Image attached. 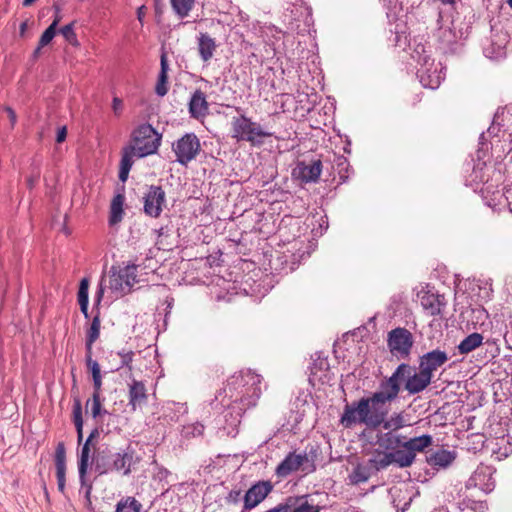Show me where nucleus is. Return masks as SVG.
I'll return each instance as SVG.
<instances>
[{
    "label": "nucleus",
    "instance_id": "9",
    "mask_svg": "<svg viewBox=\"0 0 512 512\" xmlns=\"http://www.w3.org/2000/svg\"><path fill=\"white\" fill-rule=\"evenodd\" d=\"M431 444L432 436L427 434L414 438L404 436L403 450H397L399 467L404 468L411 466L415 460L416 453L424 451Z\"/></svg>",
    "mask_w": 512,
    "mask_h": 512
},
{
    "label": "nucleus",
    "instance_id": "53",
    "mask_svg": "<svg viewBox=\"0 0 512 512\" xmlns=\"http://www.w3.org/2000/svg\"><path fill=\"white\" fill-rule=\"evenodd\" d=\"M227 502L232 504H237L241 499V491L240 490H231L227 495Z\"/></svg>",
    "mask_w": 512,
    "mask_h": 512
},
{
    "label": "nucleus",
    "instance_id": "11",
    "mask_svg": "<svg viewBox=\"0 0 512 512\" xmlns=\"http://www.w3.org/2000/svg\"><path fill=\"white\" fill-rule=\"evenodd\" d=\"M143 210L147 216L158 218L166 203V194L161 186L151 185L145 193Z\"/></svg>",
    "mask_w": 512,
    "mask_h": 512
},
{
    "label": "nucleus",
    "instance_id": "64",
    "mask_svg": "<svg viewBox=\"0 0 512 512\" xmlns=\"http://www.w3.org/2000/svg\"><path fill=\"white\" fill-rule=\"evenodd\" d=\"M507 3L509 4V6L512 8V0H507Z\"/></svg>",
    "mask_w": 512,
    "mask_h": 512
},
{
    "label": "nucleus",
    "instance_id": "21",
    "mask_svg": "<svg viewBox=\"0 0 512 512\" xmlns=\"http://www.w3.org/2000/svg\"><path fill=\"white\" fill-rule=\"evenodd\" d=\"M54 463L58 490L64 493L66 485V449L63 442H59L56 446Z\"/></svg>",
    "mask_w": 512,
    "mask_h": 512
},
{
    "label": "nucleus",
    "instance_id": "42",
    "mask_svg": "<svg viewBox=\"0 0 512 512\" xmlns=\"http://www.w3.org/2000/svg\"><path fill=\"white\" fill-rule=\"evenodd\" d=\"M137 268L138 266L135 264H128L125 267L120 268V271L128 285L129 292L131 291L132 287L138 282L136 274Z\"/></svg>",
    "mask_w": 512,
    "mask_h": 512
},
{
    "label": "nucleus",
    "instance_id": "12",
    "mask_svg": "<svg viewBox=\"0 0 512 512\" xmlns=\"http://www.w3.org/2000/svg\"><path fill=\"white\" fill-rule=\"evenodd\" d=\"M273 490V485L268 480L258 481L253 484L243 496V510L248 512L258 506Z\"/></svg>",
    "mask_w": 512,
    "mask_h": 512
},
{
    "label": "nucleus",
    "instance_id": "54",
    "mask_svg": "<svg viewBox=\"0 0 512 512\" xmlns=\"http://www.w3.org/2000/svg\"><path fill=\"white\" fill-rule=\"evenodd\" d=\"M475 500L471 499L468 495H465V497L457 502V507L460 511H464L466 509H469V505H472V502Z\"/></svg>",
    "mask_w": 512,
    "mask_h": 512
},
{
    "label": "nucleus",
    "instance_id": "43",
    "mask_svg": "<svg viewBox=\"0 0 512 512\" xmlns=\"http://www.w3.org/2000/svg\"><path fill=\"white\" fill-rule=\"evenodd\" d=\"M137 268L138 266L135 264H128L125 267L120 268V271L128 285L129 292L131 291L132 287L138 282L136 274Z\"/></svg>",
    "mask_w": 512,
    "mask_h": 512
},
{
    "label": "nucleus",
    "instance_id": "23",
    "mask_svg": "<svg viewBox=\"0 0 512 512\" xmlns=\"http://www.w3.org/2000/svg\"><path fill=\"white\" fill-rule=\"evenodd\" d=\"M423 309L431 316L441 315L447 302L444 295L426 293L421 297Z\"/></svg>",
    "mask_w": 512,
    "mask_h": 512
},
{
    "label": "nucleus",
    "instance_id": "36",
    "mask_svg": "<svg viewBox=\"0 0 512 512\" xmlns=\"http://www.w3.org/2000/svg\"><path fill=\"white\" fill-rule=\"evenodd\" d=\"M483 336L480 333H472L465 337L458 345L461 354H468L479 347L483 342Z\"/></svg>",
    "mask_w": 512,
    "mask_h": 512
},
{
    "label": "nucleus",
    "instance_id": "57",
    "mask_svg": "<svg viewBox=\"0 0 512 512\" xmlns=\"http://www.w3.org/2000/svg\"><path fill=\"white\" fill-rule=\"evenodd\" d=\"M112 109L116 115H120L123 109V102L120 98L114 97L112 100Z\"/></svg>",
    "mask_w": 512,
    "mask_h": 512
},
{
    "label": "nucleus",
    "instance_id": "49",
    "mask_svg": "<svg viewBox=\"0 0 512 512\" xmlns=\"http://www.w3.org/2000/svg\"><path fill=\"white\" fill-rule=\"evenodd\" d=\"M368 478L369 475L366 473L365 469L360 466L356 467L350 475L351 482L355 484L366 482Z\"/></svg>",
    "mask_w": 512,
    "mask_h": 512
},
{
    "label": "nucleus",
    "instance_id": "30",
    "mask_svg": "<svg viewBox=\"0 0 512 512\" xmlns=\"http://www.w3.org/2000/svg\"><path fill=\"white\" fill-rule=\"evenodd\" d=\"M124 202L125 196L122 193L116 194L110 204V212H109V224L111 226L118 224L122 221L124 216Z\"/></svg>",
    "mask_w": 512,
    "mask_h": 512
},
{
    "label": "nucleus",
    "instance_id": "41",
    "mask_svg": "<svg viewBox=\"0 0 512 512\" xmlns=\"http://www.w3.org/2000/svg\"><path fill=\"white\" fill-rule=\"evenodd\" d=\"M116 356L120 358V363L115 367H111V371H118L121 368L127 367L129 371H132L131 363L133 361L134 352L131 350H121L116 353Z\"/></svg>",
    "mask_w": 512,
    "mask_h": 512
},
{
    "label": "nucleus",
    "instance_id": "60",
    "mask_svg": "<svg viewBox=\"0 0 512 512\" xmlns=\"http://www.w3.org/2000/svg\"><path fill=\"white\" fill-rule=\"evenodd\" d=\"M493 196H494L493 201H495L497 199V196L501 197L500 191L497 190V191L493 192Z\"/></svg>",
    "mask_w": 512,
    "mask_h": 512
},
{
    "label": "nucleus",
    "instance_id": "10",
    "mask_svg": "<svg viewBox=\"0 0 512 512\" xmlns=\"http://www.w3.org/2000/svg\"><path fill=\"white\" fill-rule=\"evenodd\" d=\"M495 472L496 470L492 466L480 464L470 476L465 490L467 491L471 487H477L486 494L492 492L495 488Z\"/></svg>",
    "mask_w": 512,
    "mask_h": 512
},
{
    "label": "nucleus",
    "instance_id": "56",
    "mask_svg": "<svg viewBox=\"0 0 512 512\" xmlns=\"http://www.w3.org/2000/svg\"><path fill=\"white\" fill-rule=\"evenodd\" d=\"M93 394L92 395H98L101 396V389H102V376L99 377H93Z\"/></svg>",
    "mask_w": 512,
    "mask_h": 512
},
{
    "label": "nucleus",
    "instance_id": "8",
    "mask_svg": "<svg viewBox=\"0 0 512 512\" xmlns=\"http://www.w3.org/2000/svg\"><path fill=\"white\" fill-rule=\"evenodd\" d=\"M387 344L397 359H407L413 346V335L406 328L398 327L388 333Z\"/></svg>",
    "mask_w": 512,
    "mask_h": 512
},
{
    "label": "nucleus",
    "instance_id": "1",
    "mask_svg": "<svg viewBox=\"0 0 512 512\" xmlns=\"http://www.w3.org/2000/svg\"><path fill=\"white\" fill-rule=\"evenodd\" d=\"M261 375L251 369L241 370L232 375L225 386L211 401V408L220 411L223 408L226 424L235 429L241 422L246 410L253 408L261 396Z\"/></svg>",
    "mask_w": 512,
    "mask_h": 512
},
{
    "label": "nucleus",
    "instance_id": "46",
    "mask_svg": "<svg viewBox=\"0 0 512 512\" xmlns=\"http://www.w3.org/2000/svg\"><path fill=\"white\" fill-rule=\"evenodd\" d=\"M204 432V425L200 422H195L183 426L182 434L184 437H196L201 436Z\"/></svg>",
    "mask_w": 512,
    "mask_h": 512
},
{
    "label": "nucleus",
    "instance_id": "17",
    "mask_svg": "<svg viewBox=\"0 0 512 512\" xmlns=\"http://www.w3.org/2000/svg\"><path fill=\"white\" fill-rule=\"evenodd\" d=\"M448 359V354L445 351L435 349L420 356L418 369L424 370L433 377V372L444 365Z\"/></svg>",
    "mask_w": 512,
    "mask_h": 512
},
{
    "label": "nucleus",
    "instance_id": "29",
    "mask_svg": "<svg viewBox=\"0 0 512 512\" xmlns=\"http://www.w3.org/2000/svg\"><path fill=\"white\" fill-rule=\"evenodd\" d=\"M168 70L167 56L166 53L163 52L160 58V73L155 86V93L160 97L165 96L168 92Z\"/></svg>",
    "mask_w": 512,
    "mask_h": 512
},
{
    "label": "nucleus",
    "instance_id": "32",
    "mask_svg": "<svg viewBox=\"0 0 512 512\" xmlns=\"http://www.w3.org/2000/svg\"><path fill=\"white\" fill-rule=\"evenodd\" d=\"M101 320L100 311L97 310L96 314L92 318L89 329L86 332L85 349L87 352L93 350V344L98 340L100 336Z\"/></svg>",
    "mask_w": 512,
    "mask_h": 512
},
{
    "label": "nucleus",
    "instance_id": "38",
    "mask_svg": "<svg viewBox=\"0 0 512 512\" xmlns=\"http://www.w3.org/2000/svg\"><path fill=\"white\" fill-rule=\"evenodd\" d=\"M411 56L417 62L419 67L434 61V59L431 58L430 50H428L422 43H418L414 46Z\"/></svg>",
    "mask_w": 512,
    "mask_h": 512
},
{
    "label": "nucleus",
    "instance_id": "2",
    "mask_svg": "<svg viewBox=\"0 0 512 512\" xmlns=\"http://www.w3.org/2000/svg\"><path fill=\"white\" fill-rule=\"evenodd\" d=\"M413 368L406 363H401L395 369L390 377H385L379 383V390L372 393L369 397H362L357 401L346 404L341 417H355V415L369 412L374 414L373 418L382 419V409L387 408V403H391L398 398L401 391V381L405 376L412 372Z\"/></svg>",
    "mask_w": 512,
    "mask_h": 512
},
{
    "label": "nucleus",
    "instance_id": "22",
    "mask_svg": "<svg viewBox=\"0 0 512 512\" xmlns=\"http://www.w3.org/2000/svg\"><path fill=\"white\" fill-rule=\"evenodd\" d=\"M129 406L132 411H136L138 407H141L146 403L148 395L147 389L143 381L132 379L128 389Z\"/></svg>",
    "mask_w": 512,
    "mask_h": 512
},
{
    "label": "nucleus",
    "instance_id": "50",
    "mask_svg": "<svg viewBox=\"0 0 512 512\" xmlns=\"http://www.w3.org/2000/svg\"><path fill=\"white\" fill-rule=\"evenodd\" d=\"M104 290H105V288H104L103 279H102L101 282L98 285L97 291H96L95 296H94V309L96 311L99 310V306H100L101 301L103 299Z\"/></svg>",
    "mask_w": 512,
    "mask_h": 512
},
{
    "label": "nucleus",
    "instance_id": "39",
    "mask_svg": "<svg viewBox=\"0 0 512 512\" xmlns=\"http://www.w3.org/2000/svg\"><path fill=\"white\" fill-rule=\"evenodd\" d=\"M172 9L180 17L188 16L192 10L195 0H170Z\"/></svg>",
    "mask_w": 512,
    "mask_h": 512
},
{
    "label": "nucleus",
    "instance_id": "27",
    "mask_svg": "<svg viewBox=\"0 0 512 512\" xmlns=\"http://www.w3.org/2000/svg\"><path fill=\"white\" fill-rule=\"evenodd\" d=\"M466 172H471L466 176L465 182L467 186H478L480 183L485 181L484 169L486 164L484 162L474 163L473 160L466 164Z\"/></svg>",
    "mask_w": 512,
    "mask_h": 512
},
{
    "label": "nucleus",
    "instance_id": "15",
    "mask_svg": "<svg viewBox=\"0 0 512 512\" xmlns=\"http://www.w3.org/2000/svg\"><path fill=\"white\" fill-rule=\"evenodd\" d=\"M417 77L423 87L437 89L444 79L443 67L441 63L429 62L417 68Z\"/></svg>",
    "mask_w": 512,
    "mask_h": 512
},
{
    "label": "nucleus",
    "instance_id": "26",
    "mask_svg": "<svg viewBox=\"0 0 512 512\" xmlns=\"http://www.w3.org/2000/svg\"><path fill=\"white\" fill-rule=\"evenodd\" d=\"M109 289L116 298L124 296L127 293H129L128 285L120 269L116 270L114 267L111 268L109 276Z\"/></svg>",
    "mask_w": 512,
    "mask_h": 512
},
{
    "label": "nucleus",
    "instance_id": "51",
    "mask_svg": "<svg viewBox=\"0 0 512 512\" xmlns=\"http://www.w3.org/2000/svg\"><path fill=\"white\" fill-rule=\"evenodd\" d=\"M0 110H3L7 113L11 128H14L17 123V115L13 108L10 106H0Z\"/></svg>",
    "mask_w": 512,
    "mask_h": 512
},
{
    "label": "nucleus",
    "instance_id": "3",
    "mask_svg": "<svg viewBox=\"0 0 512 512\" xmlns=\"http://www.w3.org/2000/svg\"><path fill=\"white\" fill-rule=\"evenodd\" d=\"M139 459L135 449L131 445L113 451L108 446L98 448L92 457L90 465H93L98 475L118 473L129 476Z\"/></svg>",
    "mask_w": 512,
    "mask_h": 512
},
{
    "label": "nucleus",
    "instance_id": "13",
    "mask_svg": "<svg viewBox=\"0 0 512 512\" xmlns=\"http://www.w3.org/2000/svg\"><path fill=\"white\" fill-rule=\"evenodd\" d=\"M98 430L94 429L88 438L86 439L85 443L83 444L79 459H78V473H79V481L82 488L86 489V495L89 496L92 490V483L88 481L87 479V472L88 468L90 466V443L92 442V439L98 436Z\"/></svg>",
    "mask_w": 512,
    "mask_h": 512
},
{
    "label": "nucleus",
    "instance_id": "40",
    "mask_svg": "<svg viewBox=\"0 0 512 512\" xmlns=\"http://www.w3.org/2000/svg\"><path fill=\"white\" fill-rule=\"evenodd\" d=\"M141 503L134 497L121 499L116 506V512H140Z\"/></svg>",
    "mask_w": 512,
    "mask_h": 512
},
{
    "label": "nucleus",
    "instance_id": "25",
    "mask_svg": "<svg viewBox=\"0 0 512 512\" xmlns=\"http://www.w3.org/2000/svg\"><path fill=\"white\" fill-rule=\"evenodd\" d=\"M403 439L404 435L397 434L393 431H379L376 434V443L389 452L400 450L399 448L403 446Z\"/></svg>",
    "mask_w": 512,
    "mask_h": 512
},
{
    "label": "nucleus",
    "instance_id": "5",
    "mask_svg": "<svg viewBox=\"0 0 512 512\" xmlns=\"http://www.w3.org/2000/svg\"><path fill=\"white\" fill-rule=\"evenodd\" d=\"M272 136V133L265 131L261 125L252 121L245 115L233 117L231 121V137L236 141H246L253 146H259L263 139Z\"/></svg>",
    "mask_w": 512,
    "mask_h": 512
},
{
    "label": "nucleus",
    "instance_id": "18",
    "mask_svg": "<svg viewBox=\"0 0 512 512\" xmlns=\"http://www.w3.org/2000/svg\"><path fill=\"white\" fill-rule=\"evenodd\" d=\"M306 453L296 454L290 452L277 466L276 474L280 477H286L292 472L297 471L305 462H308Z\"/></svg>",
    "mask_w": 512,
    "mask_h": 512
},
{
    "label": "nucleus",
    "instance_id": "55",
    "mask_svg": "<svg viewBox=\"0 0 512 512\" xmlns=\"http://www.w3.org/2000/svg\"><path fill=\"white\" fill-rule=\"evenodd\" d=\"M506 347L512 350V323L509 327H507L504 335H503Z\"/></svg>",
    "mask_w": 512,
    "mask_h": 512
},
{
    "label": "nucleus",
    "instance_id": "24",
    "mask_svg": "<svg viewBox=\"0 0 512 512\" xmlns=\"http://www.w3.org/2000/svg\"><path fill=\"white\" fill-rule=\"evenodd\" d=\"M369 464L372 468H374L376 471L383 470L387 468L392 463H395L399 466V460H398V452L397 450L394 452H387L381 451L379 449H376L369 459Z\"/></svg>",
    "mask_w": 512,
    "mask_h": 512
},
{
    "label": "nucleus",
    "instance_id": "58",
    "mask_svg": "<svg viewBox=\"0 0 512 512\" xmlns=\"http://www.w3.org/2000/svg\"><path fill=\"white\" fill-rule=\"evenodd\" d=\"M66 136H67V130H66V127L63 126V127L59 128L57 131L56 141L58 143H62L65 141Z\"/></svg>",
    "mask_w": 512,
    "mask_h": 512
},
{
    "label": "nucleus",
    "instance_id": "48",
    "mask_svg": "<svg viewBox=\"0 0 512 512\" xmlns=\"http://www.w3.org/2000/svg\"><path fill=\"white\" fill-rule=\"evenodd\" d=\"M62 36L72 45H78L76 33L74 31L73 23H69L60 29Z\"/></svg>",
    "mask_w": 512,
    "mask_h": 512
},
{
    "label": "nucleus",
    "instance_id": "6",
    "mask_svg": "<svg viewBox=\"0 0 512 512\" xmlns=\"http://www.w3.org/2000/svg\"><path fill=\"white\" fill-rule=\"evenodd\" d=\"M132 141L137 157L143 158L157 152L161 135L150 124H142L133 131Z\"/></svg>",
    "mask_w": 512,
    "mask_h": 512
},
{
    "label": "nucleus",
    "instance_id": "19",
    "mask_svg": "<svg viewBox=\"0 0 512 512\" xmlns=\"http://www.w3.org/2000/svg\"><path fill=\"white\" fill-rule=\"evenodd\" d=\"M404 379L405 389L411 395L424 391L432 381V377L422 369H418V372L414 374L406 375Z\"/></svg>",
    "mask_w": 512,
    "mask_h": 512
},
{
    "label": "nucleus",
    "instance_id": "37",
    "mask_svg": "<svg viewBox=\"0 0 512 512\" xmlns=\"http://www.w3.org/2000/svg\"><path fill=\"white\" fill-rule=\"evenodd\" d=\"M73 422L77 432V440L80 443L83 439V417L82 404L79 398L74 399L72 410Z\"/></svg>",
    "mask_w": 512,
    "mask_h": 512
},
{
    "label": "nucleus",
    "instance_id": "62",
    "mask_svg": "<svg viewBox=\"0 0 512 512\" xmlns=\"http://www.w3.org/2000/svg\"><path fill=\"white\" fill-rule=\"evenodd\" d=\"M432 512H448V511L444 508H437V509H434Z\"/></svg>",
    "mask_w": 512,
    "mask_h": 512
},
{
    "label": "nucleus",
    "instance_id": "7",
    "mask_svg": "<svg viewBox=\"0 0 512 512\" xmlns=\"http://www.w3.org/2000/svg\"><path fill=\"white\" fill-rule=\"evenodd\" d=\"M172 151L176 161L187 166L201 151L199 138L194 133H186L172 144Z\"/></svg>",
    "mask_w": 512,
    "mask_h": 512
},
{
    "label": "nucleus",
    "instance_id": "4",
    "mask_svg": "<svg viewBox=\"0 0 512 512\" xmlns=\"http://www.w3.org/2000/svg\"><path fill=\"white\" fill-rule=\"evenodd\" d=\"M383 415L381 418H373L374 414L371 412L365 416V414H359L351 417H340V423L345 428H352L356 425H364L366 429L362 432V435L365 436L367 430H376L379 427H382L385 431H393L397 432L399 429L405 427L407 425L405 416L402 412L393 413L390 417L388 415V407L382 409Z\"/></svg>",
    "mask_w": 512,
    "mask_h": 512
},
{
    "label": "nucleus",
    "instance_id": "20",
    "mask_svg": "<svg viewBox=\"0 0 512 512\" xmlns=\"http://www.w3.org/2000/svg\"><path fill=\"white\" fill-rule=\"evenodd\" d=\"M188 111L191 118L200 119L204 118L209 113V104L206 99L205 93L196 89L189 100Z\"/></svg>",
    "mask_w": 512,
    "mask_h": 512
},
{
    "label": "nucleus",
    "instance_id": "28",
    "mask_svg": "<svg viewBox=\"0 0 512 512\" xmlns=\"http://www.w3.org/2000/svg\"><path fill=\"white\" fill-rule=\"evenodd\" d=\"M215 40L207 33H200L198 37V52L204 62H208L214 55L216 50Z\"/></svg>",
    "mask_w": 512,
    "mask_h": 512
},
{
    "label": "nucleus",
    "instance_id": "35",
    "mask_svg": "<svg viewBox=\"0 0 512 512\" xmlns=\"http://www.w3.org/2000/svg\"><path fill=\"white\" fill-rule=\"evenodd\" d=\"M78 303L80 310L84 317L88 319L90 317L88 312L89 304V279L84 277L80 281L79 290L77 294Z\"/></svg>",
    "mask_w": 512,
    "mask_h": 512
},
{
    "label": "nucleus",
    "instance_id": "44",
    "mask_svg": "<svg viewBox=\"0 0 512 512\" xmlns=\"http://www.w3.org/2000/svg\"><path fill=\"white\" fill-rule=\"evenodd\" d=\"M58 22L59 20L58 19H55L51 24L50 26L43 32V34L41 35L40 39H39V44H38V47L36 49V53L44 46L48 45L52 39L54 38L55 34H56V27L58 25Z\"/></svg>",
    "mask_w": 512,
    "mask_h": 512
},
{
    "label": "nucleus",
    "instance_id": "34",
    "mask_svg": "<svg viewBox=\"0 0 512 512\" xmlns=\"http://www.w3.org/2000/svg\"><path fill=\"white\" fill-rule=\"evenodd\" d=\"M454 459L455 455L453 452L445 449H439L431 453L428 456L427 461L432 466L447 467Z\"/></svg>",
    "mask_w": 512,
    "mask_h": 512
},
{
    "label": "nucleus",
    "instance_id": "47",
    "mask_svg": "<svg viewBox=\"0 0 512 512\" xmlns=\"http://www.w3.org/2000/svg\"><path fill=\"white\" fill-rule=\"evenodd\" d=\"M92 354H93L92 350H90V352L86 351V355H85L86 366L90 370V372L92 374V378L102 376L100 366H99L98 362L92 358Z\"/></svg>",
    "mask_w": 512,
    "mask_h": 512
},
{
    "label": "nucleus",
    "instance_id": "33",
    "mask_svg": "<svg viewBox=\"0 0 512 512\" xmlns=\"http://www.w3.org/2000/svg\"><path fill=\"white\" fill-rule=\"evenodd\" d=\"M134 157H137L136 150H134L132 147H127L124 149L122 158L120 161V169H119V179L122 182H125L128 178V174L132 168V165L134 163Z\"/></svg>",
    "mask_w": 512,
    "mask_h": 512
},
{
    "label": "nucleus",
    "instance_id": "59",
    "mask_svg": "<svg viewBox=\"0 0 512 512\" xmlns=\"http://www.w3.org/2000/svg\"><path fill=\"white\" fill-rule=\"evenodd\" d=\"M144 9H145V6H141L137 10V18H138V20L140 22L143 21V18H144V15H145Z\"/></svg>",
    "mask_w": 512,
    "mask_h": 512
},
{
    "label": "nucleus",
    "instance_id": "52",
    "mask_svg": "<svg viewBox=\"0 0 512 512\" xmlns=\"http://www.w3.org/2000/svg\"><path fill=\"white\" fill-rule=\"evenodd\" d=\"M469 509L474 512H485L487 510V503L481 500H475L472 505H469Z\"/></svg>",
    "mask_w": 512,
    "mask_h": 512
},
{
    "label": "nucleus",
    "instance_id": "14",
    "mask_svg": "<svg viewBox=\"0 0 512 512\" xmlns=\"http://www.w3.org/2000/svg\"><path fill=\"white\" fill-rule=\"evenodd\" d=\"M98 430L94 429L88 438L86 439L85 443L83 444L79 459H78V473H79V481L82 488L86 489V495L89 496L92 490V483L88 481L87 479V472L88 468L90 466V443L92 442V439L98 436Z\"/></svg>",
    "mask_w": 512,
    "mask_h": 512
},
{
    "label": "nucleus",
    "instance_id": "45",
    "mask_svg": "<svg viewBox=\"0 0 512 512\" xmlns=\"http://www.w3.org/2000/svg\"><path fill=\"white\" fill-rule=\"evenodd\" d=\"M88 405H91V415L94 419H97L102 414L108 413L107 410H102L101 396L92 395V398L86 403V406Z\"/></svg>",
    "mask_w": 512,
    "mask_h": 512
},
{
    "label": "nucleus",
    "instance_id": "63",
    "mask_svg": "<svg viewBox=\"0 0 512 512\" xmlns=\"http://www.w3.org/2000/svg\"><path fill=\"white\" fill-rule=\"evenodd\" d=\"M25 29H26V23L24 22V23L21 24L20 30L23 33L25 31Z\"/></svg>",
    "mask_w": 512,
    "mask_h": 512
},
{
    "label": "nucleus",
    "instance_id": "16",
    "mask_svg": "<svg viewBox=\"0 0 512 512\" xmlns=\"http://www.w3.org/2000/svg\"><path fill=\"white\" fill-rule=\"evenodd\" d=\"M322 172L321 160H313L310 163L299 161L292 171V176L303 183L317 182Z\"/></svg>",
    "mask_w": 512,
    "mask_h": 512
},
{
    "label": "nucleus",
    "instance_id": "31",
    "mask_svg": "<svg viewBox=\"0 0 512 512\" xmlns=\"http://www.w3.org/2000/svg\"><path fill=\"white\" fill-rule=\"evenodd\" d=\"M289 512H320L321 508L308 501V496L288 497Z\"/></svg>",
    "mask_w": 512,
    "mask_h": 512
},
{
    "label": "nucleus",
    "instance_id": "61",
    "mask_svg": "<svg viewBox=\"0 0 512 512\" xmlns=\"http://www.w3.org/2000/svg\"><path fill=\"white\" fill-rule=\"evenodd\" d=\"M443 4H454L455 0H441Z\"/></svg>",
    "mask_w": 512,
    "mask_h": 512
}]
</instances>
